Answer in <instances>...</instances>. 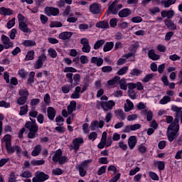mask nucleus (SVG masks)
<instances>
[{
    "mask_svg": "<svg viewBox=\"0 0 182 182\" xmlns=\"http://www.w3.org/2000/svg\"><path fill=\"white\" fill-rule=\"evenodd\" d=\"M178 118L180 117H176L173 119V122H172V123H171L167 129L166 131V136H167V139L168 140V141H170V143H172V141H174L176 140V139H177V137L179 135V119Z\"/></svg>",
    "mask_w": 182,
    "mask_h": 182,
    "instance_id": "1",
    "label": "nucleus"
},
{
    "mask_svg": "<svg viewBox=\"0 0 182 182\" xmlns=\"http://www.w3.org/2000/svg\"><path fill=\"white\" fill-rule=\"evenodd\" d=\"M117 3H119V0H114L110 4L105 13L106 16H109V15H110L111 14H112L113 15H117V14H119V11H120V9L123 8V4H117Z\"/></svg>",
    "mask_w": 182,
    "mask_h": 182,
    "instance_id": "2",
    "label": "nucleus"
},
{
    "mask_svg": "<svg viewBox=\"0 0 182 182\" xmlns=\"http://www.w3.org/2000/svg\"><path fill=\"white\" fill-rule=\"evenodd\" d=\"M83 143H85V141L82 137L74 139L73 140V150H74L75 153H77L80 149L81 144H83Z\"/></svg>",
    "mask_w": 182,
    "mask_h": 182,
    "instance_id": "3",
    "label": "nucleus"
},
{
    "mask_svg": "<svg viewBox=\"0 0 182 182\" xmlns=\"http://www.w3.org/2000/svg\"><path fill=\"white\" fill-rule=\"evenodd\" d=\"M80 43L83 46L82 51L86 53H89L91 51V46L90 45V40L87 38L80 39Z\"/></svg>",
    "mask_w": 182,
    "mask_h": 182,
    "instance_id": "4",
    "label": "nucleus"
},
{
    "mask_svg": "<svg viewBox=\"0 0 182 182\" xmlns=\"http://www.w3.org/2000/svg\"><path fill=\"white\" fill-rule=\"evenodd\" d=\"M90 11L93 14H102V5L98 3H94L90 5Z\"/></svg>",
    "mask_w": 182,
    "mask_h": 182,
    "instance_id": "5",
    "label": "nucleus"
},
{
    "mask_svg": "<svg viewBox=\"0 0 182 182\" xmlns=\"http://www.w3.org/2000/svg\"><path fill=\"white\" fill-rule=\"evenodd\" d=\"M101 105H102V109L104 111L107 112L113 109V107H114L116 103L113 100H109L108 102L102 101L101 102Z\"/></svg>",
    "mask_w": 182,
    "mask_h": 182,
    "instance_id": "6",
    "label": "nucleus"
},
{
    "mask_svg": "<svg viewBox=\"0 0 182 182\" xmlns=\"http://www.w3.org/2000/svg\"><path fill=\"white\" fill-rule=\"evenodd\" d=\"M46 60H47V56L46 55L45 53H43L41 55H40L35 65V68L36 69H41L42 68L44 63L43 61H45Z\"/></svg>",
    "mask_w": 182,
    "mask_h": 182,
    "instance_id": "7",
    "label": "nucleus"
},
{
    "mask_svg": "<svg viewBox=\"0 0 182 182\" xmlns=\"http://www.w3.org/2000/svg\"><path fill=\"white\" fill-rule=\"evenodd\" d=\"M46 14L48 16H57L60 14V9L53 6L48 7L46 9Z\"/></svg>",
    "mask_w": 182,
    "mask_h": 182,
    "instance_id": "8",
    "label": "nucleus"
},
{
    "mask_svg": "<svg viewBox=\"0 0 182 182\" xmlns=\"http://www.w3.org/2000/svg\"><path fill=\"white\" fill-rule=\"evenodd\" d=\"M176 13L174 12V10H163L161 12V15L163 18H167L166 19L170 20L174 17V15Z\"/></svg>",
    "mask_w": 182,
    "mask_h": 182,
    "instance_id": "9",
    "label": "nucleus"
},
{
    "mask_svg": "<svg viewBox=\"0 0 182 182\" xmlns=\"http://www.w3.org/2000/svg\"><path fill=\"white\" fill-rule=\"evenodd\" d=\"M131 15H132V11L130 10V9H128V8L123 9L118 12V16L121 18H127Z\"/></svg>",
    "mask_w": 182,
    "mask_h": 182,
    "instance_id": "10",
    "label": "nucleus"
},
{
    "mask_svg": "<svg viewBox=\"0 0 182 182\" xmlns=\"http://www.w3.org/2000/svg\"><path fill=\"white\" fill-rule=\"evenodd\" d=\"M57 112L53 107H48L47 109V116L50 120L53 121L56 116Z\"/></svg>",
    "mask_w": 182,
    "mask_h": 182,
    "instance_id": "11",
    "label": "nucleus"
},
{
    "mask_svg": "<svg viewBox=\"0 0 182 182\" xmlns=\"http://www.w3.org/2000/svg\"><path fill=\"white\" fill-rule=\"evenodd\" d=\"M136 144H137V136H131L128 139V146L130 150H133L134 147H136Z\"/></svg>",
    "mask_w": 182,
    "mask_h": 182,
    "instance_id": "12",
    "label": "nucleus"
},
{
    "mask_svg": "<svg viewBox=\"0 0 182 182\" xmlns=\"http://www.w3.org/2000/svg\"><path fill=\"white\" fill-rule=\"evenodd\" d=\"M25 127L26 129H28L30 132H38V124H32L31 122L28 121L26 124H25Z\"/></svg>",
    "mask_w": 182,
    "mask_h": 182,
    "instance_id": "13",
    "label": "nucleus"
},
{
    "mask_svg": "<svg viewBox=\"0 0 182 182\" xmlns=\"http://www.w3.org/2000/svg\"><path fill=\"white\" fill-rule=\"evenodd\" d=\"M18 28L23 33H32V30L28 28V25L26 22H21L18 23Z\"/></svg>",
    "mask_w": 182,
    "mask_h": 182,
    "instance_id": "14",
    "label": "nucleus"
},
{
    "mask_svg": "<svg viewBox=\"0 0 182 182\" xmlns=\"http://www.w3.org/2000/svg\"><path fill=\"white\" fill-rule=\"evenodd\" d=\"M164 23L166 27L171 31H175L177 29V26L170 19H165Z\"/></svg>",
    "mask_w": 182,
    "mask_h": 182,
    "instance_id": "15",
    "label": "nucleus"
},
{
    "mask_svg": "<svg viewBox=\"0 0 182 182\" xmlns=\"http://www.w3.org/2000/svg\"><path fill=\"white\" fill-rule=\"evenodd\" d=\"M148 57L149 59L156 61L160 58V55L156 53V50L154 49H151L148 51Z\"/></svg>",
    "mask_w": 182,
    "mask_h": 182,
    "instance_id": "16",
    "label": "nucleus"
},
{
    "mask_svg": "<svg viewBox=\"0 0 182 182\" xmlns=\"http://www.w3.org/2000/svg\"><path fill=\"white\" fill-rule=\"evenodd\" d=\"M63 152L60 149L55 151V154L52 157L53 163H58V160L60 159V157L63 156Z\"/></svg>",
    "mask_w": 182,
    "mask_h": 182,
    "instance_id": "17",
    "label": "nucleus"
},
{
    "mask_svg": "<svg viewBox=\"0 0 182 182\" xmlns=\"http://www.w3.org/2000/svg\"><path fill=\"white\" fill-rule=\"evenodd\" d=\"M14 11L11 9L6 8V7H1L0 8V15L2 16H11L14 14Z\"/></svg>",
    "mask_w": 182,
    "mask_h": 182,
    "instance_id": "18",
    "label": "nucleus"
},
{
    "mask_svg": "<svg viewBox=\"0 0 182 182\" xmlns=\"http://www.w3.org/2000/svg\"><path fill=\"white\" fill-rule=\"evenodd\" d=\"M4 141H5L6 150V149H9V147H12V144H11L12 136L11 134H6L4 136Z\"/></svg>",
    "mask_w": 182,
    "mask_h": 182,
    "instance_id": "19",
    "label": "nucleus"
},
{
    "mask_svg": "<svg viewBox=\"0 0 182 182\" xmlns=\"http://www.w3.org/2000/svg\"><path fill=\"white\" fill-rule=\"evenodd\" d=\"M67 109L70 114H73V112L77 109V102L75 100L71 101Z\"/></svg>",
    "mask_w": 182,
    "mask_h": 182,
    "instance_id": "20",
    "label": "nucleus"
},
{
    "mask_svg": "<svg viewBox=\"0 0 182 182\" xmlns=\"http://www.w3.org/2000/svg\"><path fill=\"white\" fill-rule=\"evenodd\" d=\"M1 41H2V43L4 45V46H10V47L14 46V43L11 42L10 38L7 36L1 35Z\"/></svg>",
    "mask_w": 182,
    "mask_h": 182,
    "instance_id": "21",
    "label": "nucleus"
},
{
    "mask_svg": "<svg viewBox=\"0 0 182 182\" xmlns=\"http://www.w3.org/2000/svg\"><path fill=\"white\" fill-rule=\"evenodd\" d=\"M171 109L176 112V117H181L182 116V107L172 105Z\"/></svg>",
    "mask_w": 182,
    "mask_h": 182,
    "instance_id": "22",
    "label": "nucleus"
},
{
    "mask_svg": "<svg viewBox=\"0 0 182 182\" xmlns=\"http://www.w3.org/2000/svg\"><path fill=\"white\" fill-rule=\"evenodd\" d=\"M115 114L117 116V118L120 120L126 119V113L122 109H118L115 111Z\"/></svg>",
    "mask_w": 182,
    "mask_h": 182,
    "instance_id": "23",
    "label": "nucleus"
},
{
    "mask_svg": "<svg viewBox=\"0 0 182 182\" xmlns=\"http://www.w3.org/2000/svg\"><path fill=\"white\" fill-rule=\"evenodd\" d=\"M73 33L70 31L63 32L59 35V38L63 40H68L73 36Z\"/></svg>",
    "mask_w": 182,
    "mask_h": 182,
    "instance_id": "24",
    "label": "nucleus"
},
{
    "mask_svg": "<svg viewBox=\"0 0 182 182\" xmlns=\"http://www.w3.org/2000/svg\"><path fill=\"white\" fill-rule=\"evenodd\" d=\"M92 63H96L98 67H100L104 63V60L102 58L92 57L91 58Z\"/></svg>",
    "mask_w": 182,
    "mask_h": 182,
    "instance_id": "25",
    "label": "nucleus"
},
{
    "mask_svg": "<svg viewBox=\"0 0 182 182\" xmlns=\"http://www.w3.org/2000/svg\"><path fill=\"white\" fill-rule=\"evenodd\" d=\"M35 75H36V73L34 71L30 72L29 76L26 82L27 85H30L31 86H32V84L35 82Z\"/></svg>",
    "mask_w": 182,
    "mask_h": 182,
    "instance_id": "26",
    "label": "nucleus"
},
{
    "mask_svg": "<svg viewBox=\"0 0 182 182\" xmlns=\"http://www.w3.org/2000/svg\"><path fill=\"white\" fill-rule=\"evenodd\" d=\"M126 101L128 106L124 105V109L126 112H130V110L133 109L134 107V105L133 104V102L130 101L129 99H127Z\"/></svg>",
    "mask_w": 182,
    "mask_h": 182,
    "instance_id": "27",
    "label": "nucleus"
},
{
    "mask_svg": "<svg viewBox=\"0 0 182 182\" xmlns=\"http://www.w3.org/2000/svg\"><path fill=\"white\" fill-rule=\"evenodd\" d=\"M113 47H114V43H113V42H107L104 45L103 51L104 52L110 51V50H112V49H113Z\"/></svg>",
    "mask_w": 182,
    "mask_h": 182,
    "instance_id": "28",
    "label": "nucleus"
},
{
    "mask_svg": "<svg viewBox=\"0 0 182 182\" xmlns=\"http://www.w3.org/2000/svg\"><path fill=\"white\" fill-rule=\"evenodd\" d=\"M96 27L99 28H105L107 29L109 28V22L106 21H100L99 23H96Z\"/></svg>",
    "mask_w": 182,
    "mask_h": 182,
    "instance_id": "29",
    "label": "nucleus"
},
{
    "mask_svg": "<svg viewBox=\"0 0 182 182\" xmlns=\"http://www.w3.org/2000/svg\"><path fill=\"white\" fill-rule=\"evenodd\" d=\"M73 77L74 81L73 87H76L77 85H79L81 81V75L80 74H75L73 75Z\"/></svg>",
    "mask_w": 182,
    "mask_h": 182,
    "instance_id": "30",
    "label": "nucleus"
},
{
    "mask_svg": "<svg viewBox=\"0 0 182 182\" xmlns=\"http://www.w3.org/2000/svg\"><path fill=\"white\" fill-rule=\"evenodd\" d=\"M42 150V146L41 145H37L35 146L34 149L31 152V155L33 157H36V156H39Z\"/></svg>",
    "mask_w": 182,
    "mask_h": 182,
    "instance_id": "31",
    "label": "nucleus"
},
{
    "mask_svg": "<svg viewBox=\"0 0 182 182\" xmlns=\"http://www.w3.org/2000/svg\"><path fill=\"white\" fill-rule=\"evenodd\" d=\"M23 45L25 47H35L36 46V42L35 40H25Z\"/></svg>",
    "mask_w": 182,
    "mask_h": 182,
    "instance_id": "32",
    "label": "nucleus"
},
{
    "mask_svg": "<svg viewBox=\"0 0 182 182\" xmlns=\"http://www.w3.org/2000/svg\"><path fill=\"white\" fill-rule=\"evenodd\" d=\"M143 73V71H141V70H139L137 68H134L131 70V72L129 73V76L133 77L134 76H140V75H141Z\"/></svg>",
    "mask_w": 182,
    "mask_h": 182,
    "instance_id": "33",
    "label": "nucleus"
},
{
    "mask_svg": "<svg viewBox=\"0 0 182 182\" xmlns=\"http://www.w3.org/2000/svg\"><path fill=\"white\" fill-rule=\"evenodd\" d=\"M176 1H177V0H162L161 1V4H163L165 8H168L170 7L171 5L176 4Z\"/></svg>",
    "mask_w": 182,
    "mask_h": 182,
    "instance_id": "34",
    "label": "nucleus"
},
{
    "mask_svg": "<svg viewBox=\"0 0 182 182\" xmlns=\"http://www.w3.org/2000/svg\"><path fill=\"white\" fill-rule=\"evenodd\" d=\"M37 176L42 182L46 181V180H48L50 178V176L44 173V172H39L38 173H37Z\"/></svg>",
    "mask_w": 182,
    "mask_h": 182,
    "instance_id": "35",
    "label": "nucleus"
},
{
    "mask_svg": "<svg viewBox=\"0 0 182 182\" xmlns=\"http://www.w3.org/2000/svg\"><path fill=\"white\" fill-rule=\"evenodd\" d=\"M46 161L43 159L41 160H36V159H33L31 161V165L36 166H43L45 164Z\"/></svg>",
    "mask_w": 182,
    "mask_h": 182,
    "instance_id": "36",
    "label": "nucleus"
},
{
    "mask_svg": "<svg viewBox=\"0 0 182 182\" xmlns=\"http://www.w3.org/2000/svg\"><path fill=\"white\" fill-rule=\"evenodd\" d=\"M18 74L22 79H26L28 76V72L26 71L24 69L19 70Z\"/></svg>",
    "mask_w": 182,
    "mask_h": 182,
    "instance_id": "37",
    "label": "nucleus"
},
{
    "mask_svg": "<svg viewBox=\"0 0 182 182\" xmlns=\"http://www.w3.org/2000/svg\"><path fill=\"white\" fill-rule=\"evenodd\" d=\"M92 163V159H87V160H85L83 161L80 164H79L78 166L80 167H83V168H88L90 164Z\"/></svg>",
    "mask_w": 182,
    "mask_h": 182,
    "instance_id": "38",
    "label": "nucleus"
},
{
    "mask_svg": "<svg viewBox=\"0 0 182 182\" xmlns=\"http://www.w3.org/2000/svg\"><path fill=\"white\" fill-rule=\"evenodd\" d=\"M28 106L27 105H25L20 107V112L19 115H25L28 112Z\"/></svg>",
    "mask_w": 182,
    "mask_h": 182,
    "instance_id": "39",
    "label": "nucleus"
},
{
    "mask_svg": "<svg viewBox=\"0 0 182 182\" xmlns=\"http://www.w3.org/2000/svg\"><path fill=\"white\" fill-rule=\"evenodd\" d=\"M18 95L21 97H26L27 98H28L30 93H29V91L28 90V89L25 88V89H21L18 91Z\"/></svg>",
    "mask_w": 182,
    "mask_h": 182,
    "instance_id": "40",
    "label": "nucleus"
},
{
    "mask_svg": "<svg viewBox=\"0 0 182 182\" xmlns=\"http://www.w3.org/2000/svg\"><path fill=\"white\" fill-rule=\"evenodd\" d=\"M77 168L79 171L80 176V177H85V176L87 175V171L85 169V168L77 166Z\"/></svg>",
    "mask_w": 182,
    "mask_h": 182,
    "instance_id": "41",
    "label": "nucleus"
},
{
    "mask_svg": "<svg viewBox=\"0 0 182 182\" xmlns=\"http://www.w3.org/2000/svg\"><path fill=\"white\" fill-rule=\"evenodd\" d=\"M34 55H35L34 50L28 51L27 55H26L25 60H34Z\"/></svg>",
    "mask_w": 182,
    "mask_h": 182,
    "instance_id": "42",
    "label": "nucleus"
},
{
    "mask_svg": "<svg viewBox=\"0 0 182 182\" xmlns=\"http://www.w3.org/2000/svg\"><path fill=\"white\" fill-rule=\"evenodd\" d=\"M28 99V97H22V96H21L16 100L17 104H18L19 105H25Z\"/></svg>",
    "mask_w": 182,
    "mask_h": 182,
    "instance_id": "43",
    "label": "nucleus"
},
{
    "mask_svg": "<svg viewBox=\"0 0 182 182\" xmlns=\"http://www.w3.org/2000/svg\"><path fill=\"white\" fill-rule=\"evenodd\" d=\"M105 40H99L96 41V43L94 45V49L98 50L101 46H102L105 43Z\"/></svg>",
    "mask_w": 182,
    "mask_h": 182,
    "instance_id": "44",
    "label": "nucleus"
},
{
    "mask_svg": "<svg viewBox=\"0 0 182 182\" xmlns=\"http://www.w3.org/2000/svg\"><path fill=\"white\" fill-rule=\"evenodd\" d=\"M156 164H157L158 170H159V171H163V170L166 168V163L163 161H158L156 162Z\"/></svg>",
    "mask_w": 182,
    "mask_h": 182,
    "instance_id": "45",
    "label": "nucleus"
},
{
    "mask_svg": "<svg viewBox=\"0 0 182 182\" xmlns=\"http://www.w3.org/2000/svg\"><path fill=\"white\" fill-rule=\"evenodd\" d=\"M48 53L52 58H56L58 56V53L54 48H49L48 50Z\"/></svg>",
    "mask_w": 182,
    "mask_h": 182,
    "instance_id": "46",
    "label": "nucleus"
},
{
    "mask_svg": "<svg viewBox=\"0 0 182 182\" xmlns=\"http://www.w3.org/2000/svg\"><path fill=\"white\" fill-rule=\"evenodd\" d=\"M73 73H66L65 77L68 79L67 82L71 84V86L73 87Z\"/></svg>",
    "mask_w": 182,
    "mask_h": 182,
    "instance_id": "47",
    "label": "nucleus"
},
{
    "mask_svg": "<svg viewBox=\"0 0 182 182\" xmlns=\"http://www.w3.org/2000/svg\"><path fill=\"white\" fill-rule=\"evenodd\" d=\"M20 177H22L23 178H30L32 177V173L29 171H25L20 174Z\"/></svg>",
    "mask_w": 182,
    "mask_h": 182,
    "instance_id": "48",
    "label": "nucleus"
},
{
    "mask_svg": "<svg viewBox=\"0 0 182 182\" xmlns=\"http://www.w3.org/2000/svg\"><path fill=\"white\" fill-rule=\"evenodd\" d=\"M171 102V97L169 96H164L160 101L159 103L161 105H166L168 102Z\"/></svg>",
    "mask_w": 182,
    "mask_h": 182,
    "instance_id": "49",
    "label": "nucleus"
},
{
    "mask_svg": "<svg viewBox=\"0 0 182 182\" xmlns=\"http://www.w3.org/2000/svg\"><path fill=\"white\" fill-rule=\"evenodd\" d=\"M149 177L151 178V180H154V181H159L160 180V178L159 177V175L153 171H149Z\"/></svg>",
    "mask_w": 182,
    "mask_h": 182,
    "instance_id": "50",
    "label": "nucleus"
},
{
    "mask_svg": "<svg viewBox=\"0 0 182 182\" xmlns=\"http://www.w3.org/2000/svg\"><path fill=\"white\" fill-rule=\"evenodd\" d=\"M138 151L141 153V154H144L147 151V147L144 146V144H141L138 146Z\"/></svg>",
    "mask_w": 182,
    "mask_h": 182,
    "instance_id": "51",
    "label": "nucleus"
},
{
    "mask_svg": "<svg viewBox=\"0 0 182 182\" xmlns=\"http://www.w3.org/2000/svg\"><path fill=\"white\" fill-rule=\"evenodd\" d=\"M154 77V73H149L147 74L142 80L143 82H149L151 79Z\"/></svg>",
    "mask_w": 182,
    "mask_h": 182,
    "instance_id": "52",
    "label": "nucleus"
},
{
    "mask_svg": "<svg viewBox=\"0 0 182 182\" xmlns=\"http://www.w3.org/2000/svg\"><path fill=\"white\" fill-rule=\"evenodd\" d=\"M53 176H62L63 174V171L60 168H56L52 170Z\"/></svg>",
    "mask_w": 182,
    "mask_h": 182,
    "instance_id": "53",
    "label": "nucleus"
},
{
    "mask_svg": "<svg viewBox=\"0 0 182 182\" xmlns=\"http://www.w3.org/2000/svg\"><path fill=\"white\" fill-rule=\"evenodd\" d=\"M129 70V67H127V66H124L123 68H120V69L117 71V74L118 75H124V74H126V73H127V70Z\"/></svg>",
    "mask_w": 182,
    "mask_h": 182,
    "instance_id": "54",
    "label": "nucleus"
},
{
    "mask_svg": "<svg viewBox=\"0 0 182 182\" xmlns=\"http://www.w3.org/2000/svg\"><path fill=\"white\" fill-rule=\"evenodd\" d=\"M98 137V134L96 132H91L88 136L89 140H92V141H95V140H97Z\"/></svg>",
    "mask_w": 182,
    "mask_h": 182,
    "instance_id": "55",
    "label": "nucleus"
},
{
    "mask_svg": "<svg viewBox=\"0 0 182 182\" xmlns=\"http://www.w3.org/2000/svg\"><path fill=\"white\" fill-rule=\"evenodd\" d=\"M64 121H65V119L61 115H58L55 117V122H57L56 125H58V126H63L64 124L63 123L60 124V122H63Z\"/></svg>",
    "mask_w": 182,
    "mask_h": 182,
    "instance_id": "56",
    "label": "nucleus"
},
{
    "mask_svg": "<svg viewBox=\"0 0 182 182\" xmlns=\"http://www.w3.org/2000/svg\"><path fill=\"white\" fill-rule=\"evenodd\" d=\"M68 161H69V159L68 158V156H62L60 158V159L58 161L59 164H60L61 166L63 164H65V163H68Z\"/></svg>",
    "mask_w": 182,
    "mask_h": 182,
    "instance_id": "57",
    "label": "nucleus"
},
{
    "mask_svg": "<svg viewBox=\"0 0 182 182\" xmlns=\"http://www.w3.org/2000/svg\"><path fill=\"white\" fill-rule=\"evenodd\" d=\"M107 168V166H101L97 171V176H102L106 173Z\"/></svg>",
    "mask_w": 182,
    "mask_h": 182,
    "instance_id": "58",
    "label": "nucleus"
},
{
    "mask_svg": "<svg viewBox=\"0 0 182 182\" xmlns=\"http://www.w3.org/2000/svg\"><path fill=\"white\" fill-rule=\"evenodd\" d=\"M63 72L67 73H73L77 72V70L73 67H66L63 70Z\"/></svg>",
    "mask_w": 182,
    "mask_h": 182,
    "instance_id": "59",
    "label": "nucleus"
},
{
    "mask_svg": "<svg viewBox=\"0 0 182 182\" xmlns=\"http://www.w3.org/2000/svg\"><path fill=\"white\" fill-rule=\"evenodd\" d=\"M6 25L8 29L13 28L16 25V18H13L11 20L9 21Z\"/></svg>",
    "mask_w": 182,
    "mask_h": 182,
    "instance_id": "60",
    "label": "nucleus"
},
{
    "mask_svg": "<svg viewBox=\"0 0 182 182\" xmlns=\"http://www.w3.org/2000/svg\"><path fill=\"white\" fill-rule=\"evenodd\" d=\"M109 26L111 28H116V26H117V18H111L109 21Z\"/></svg>",
    "mask_w": 182,
    "mask_h": 182,
    "instance_id": "61",
    "label": "nucleus"
},
{
    "mask_svg": "<svg viewBox=\"0 0 182 182\" xmlns=\"http://www.w3.org/2000/svg\"><path fill=\"white\" fill-rule=\"evenodd\" d=\"M173 36H174V32L173 31H169L168 33H166V36H165V41H168L171 40V37H173Z\"/></svg>",
    "mask_w": 182,
    "mask_h": 182,
    "instance_id": "62",
    "label": "nucleus"
},
{
    "mask_svg": "<svg viewBox=\"0 0 182 182\" xmlns=\"http://www.w3.org/2000/svg\"><path fill=\"white\" fill-rule=\"evenodd\" d=\"M98 163L100 164H109V161L107 160V157H101L99 159Z\"/></svg>",
    "mask_w": 182,
    "mask_h": 182,
    "instance_id": "63",
    "label": "nucleus"
},
{
    "mask_svg": "<svg viewBox=\"0 0 182 182\" xmlns=\"http://www.w3.org/2000/svg\"><path fill=\"white\" fill-rule=\"evenodd\" d=\"M120 176H122V174L120 173H117L116 176H114V177H112L109 182H117L119 181V180H120Z\"/></svg>",
    "mask_w": 182,
    "mask_h": 182,
    "instance_id": "64",
    "label": "nucleus"
}]
</instances>
